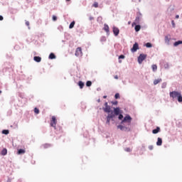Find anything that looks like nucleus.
<instances>
[{
    "label": "nucleus",
    "instance_id": "obj_37",
    "mask_svg": "<svg viewBox=\"0 0 182 182\" xmlns=\"http://www.w3.org/2000/svg\"><path fill=\"white\" fill-rule=\"evenodd\" d=\"M171 25L173 28H176V23L174 22V20L171 21Z\"/></svg>",
    "mask_w": 182,
    "mask_h": 182
},
{
    "label": "nucleus",
    "instance_id": "obj_40",
    "mask_svg": "<svg viewBox=\"0 0 182 182\" xmlns=\"http://www.w3.org/2000/svg\"><path fill=\"white\" fill-rule=\"evenodd\" d=\"M165 41L166 42H170V38H168V36H165Z\"/></svg>",
    "mask_w": 182,
    "mask_h": 182
},
{
    "label": "nucleus",
    "instance_id": "obj_27",
    "mask_svg": "<svg viewBox=\"0 0 182 182\" xmlns=\"http://www.w3.org/2000/svg\"><path fill=\"white\" fill-rule=\"evenodd\" d=\"M151 68H152L153 72H156V70H157V65L154 64L151 65Z\"/></svg>",
    "mask_w": 182,
    "mask_h": 182
},
{
    "label": "nucleus",
    "instance_id": "obj_53",
    "mask_svg": "<svg viewBox=\"0 0 182 182\" xmlns=\"http://www.w3.org/2000/svg\"><path fill=\"white\" fill-rule=\"evenodd\" d=\"M119 63H122V60L119 59Z\"/></svg>",
    "mask_w": 182,
    "mask_h": 182
},
{
    "label": "nucleus",
    "instance_id": "obj_44",
    "mask_svg": "<svg viewBox=\"0 0 182 182\" xmlns=\"http://www.w3.org/2000/svg\"><path fill=\"white\" fill-rule=\"evenodd\" d=\"M105 107H107V106H109V104L107 103V102H105L104 104Z\"/></svg>",
    "mask_w": 182,
    "mask_h": 182
},
{
    "label": "nucleus",
    "instance_id": "obj_24",
    "mask_svg": "<svg viewBox=\"0 0 182 182\" xmlns=\"http://www.w3.org/2000/svg\"><path fill=\"white\" fill-rule=\"evenodd\" d=\"M1 133H2V134H5L6 136L9 133V129H3L1 131Z\"/></svg>",
    "mask_w": 182,
    "mask_h": 182
},
{
    "label": "nucleus",
    "instance_id": "obj_26",
    "mask_svg": "<svg viewBox=\"0 0 182 182\" xmlns=\"http://www.w3.org/2000/svg\"><path fill=\"white\" fill-rule=\"evenodd\" d=\"M144 46H146V48H153V44H151V43H146Z\"/></svg>",
    "mask_w": 182,
    "mask_h": 182
},
{
    "label": "nucleus",
    "instance_id": "obj_51",
    "mask_svg": "<svg viewBox=\"0 0 182 182\" xmlns=\"http://www.w3.org/2000/svg\"><path fill=\"white\" fill-rule=\"evenodd\" d=\"M114 79H119V76L115 75V76H114Z\"/></svg>",
    "mask_w": 182,
    "mask_h": 182
},
{
    "label": "nucleus",
    "instance_id": "obj_49",
    "mask_svg": "<svg viewBox=\"0 0 182 182\" xmlns=\"http://www.w3.org/2000/svg\"><path fill=\"white\" fill-rule=\"evenodd\" d=\"M26 26H29V21H26Z\"/></svg>",
    "mask_w": 182,
    "mask_h": 182
},
{
    "label": "nucleus",
    "instance_id": "obj_46",
    "mask_svg": "<svg viewBox=\"0 0 182 182\" xmlns=\"http://www.w3.org/2000/svg\"><path fill=\"white\" fill-rule=\"evenodd\" d=\"M0 21H4V16L0 15Z\"/></svg>",
    "mask_w": 182,
    "mask_h": 182
},
{
    "label": "nucleus",
    "instance_id": "obj_34",
    "mask_svg": "<svg viewBox=\"0 0 182 182\" xmlns=\"http://www.w3.org/2000/svg\"><path fill=\"white\" fill-rule=\"evenodd\" d=\"M92 6H94V8H98V7H99V3L95 2V3L92 4Z\"/></svg>",
    "mask_w": 182,
    "mask_h": 182
},
{
    "label": "nucleus",
    "instance_id": "obj_42",
    "mask_svg": "<svg viewBox=\"0 0 182 182\" xmlns=\"http://www.w3.org/2000/svg\"><path fill=\"white\" fill-rule=\"evenodd\" d=\"M148 149L149 150H153V149H154V146H153V145H150V146H149Z\"/></svg>",
    "mask_w": 182,
    "mask_h": 182
},
{
    "label": "nucleus",
    "instance_id": "obj_21",
    "mask_svg": "<svg viewBox=\"0 0 182 182\" xmlns=\"http://www.w3.org/2000/svg\"><path fill=\"white\" fill-rule=\"evenodd\" d=\"M75 21H73L69 25V29H73L75 28Z\"/></svg>",
    "mask_w": 182,
    "mask_h": 182
},
{
    "label": "nucleus",
    "instance_id": "obj_36",
    "mask_svg": "<svg viewBox=\"0 0 182 182\" xmlns=\"http://www.w3.org/2000/svg\"><path fill=\"white\" fill-rule=\"evenodd\" d=\"M43 147H44V149H48V148L50 147V144H45L43 145Z\"/></svg>",
    "mask_w": 182,
    "mask_h": 182
},
{
    "label": "nucleus",
    "instance_id": "obj_31",
    "mask_svg": "<svg viewBox=\"0 0 182 182\" xmlns=\"http://www.w3.org/2000/svg\"><path fill=\"white\" fill-rule=\"evenodd\" d=\"M167 87V82H163L161 85L162 89H166Z\"/></svg>",
    "mask_w": 182,
    "mask_h": 182
},
{
    "label": "nucleus",
    "instance_id": "obj_14",
    "mask_svg": "<svg viewBox=\"0 0 182 182\" xmlns=\"http://www.w3.org/2000/svg\"><path fill=\"white\" fill-rule=\"evenodd\" d=\"M135 32H140L141 29V26L140 24H134Z\"/></svg>",
    "mask_w": 182,
    "mask_h": 182
},
{
    "label": "nucleus",
    "instance_id": "obj_20",
    "mask_svg": "<svg viewBox=\"0 0 182 182\" xmlns=\"http://www.w3.org/2000/svg\"><path fill=\"white\" fill-rule=\"evenodd\" d=\"M25 149H19L17 151V154H25Z\"/></svg>",
    "mask_w": 182,
    "mask_h": 182
},
{
    "label": "nucleus",
    "instance_id": "obj_48",
    "mask_svg": "<svg viewBox=\"0 0 182 182\" xmlns=\"http://www.w3.org/2000/svg\"><path fill=\"white\" fill-rule=\"evenodd\" d=\"M93 19H94V18H93V17L90 16V18H89V20H90V21H93Z\"/></svg>",
    "mask_w": 182,
    "mask_h": 182
},
{
    "label": "nucleus",
    "instance_id": "obj_50",
    "mask_svg": "<svg viewBox=\"0 0 182 182\" xmlns=\"http://www.w3.org/2000/svg\"><path fill=\"white\" fill-rule=\"evenodd\" d=\"M102 97L103 99H107V95H104Z\"/></svg>",
    "mask_w": 182,
    "mask_h": 182
},
{
    "label": "nucleus",
    "instance_id": "obj_15",
    "mask_svg": "<svg viewBox=\"0 0 182 182\" xmlns=\"http://www.w3.org/2000/svg\"><path fill=\"white\" fill-rule=\"evenodd\" d=\"M48 59L53 60V59H56V55L53 53H50V55H48Z\"/></svg>",
    "mask_w": 182,
    "mask_h": 182
},
{
    "label": "nucleus",
    "instance_id": "obj_57",
    "mask_svg": "<svg viewBox=\"0 0 182 182\" xmlns=\"http://www.w3.org/2000/svg\"><path fill=\"white\" fill-rule=\"evenodd\" d=\"M62 42H63V43H64V42H65V41H64V40H63V41H62Z\"/></svg>",
    "mask_w": 182,
    "mask_h": 182
},
{
    "label": "nucleus",
    "instance_id": "obj_47",
    "mask_svg": "<svg viewBox=\"0 0 182 182\" xmlns=\"http://www.w3.org/2000/svg\"><path fill=\"white\" fill-rule=\"evenodd\" d=\"M176 19H178V18H180V16L178 14L176 15L175 16Z\"/></svg>",
    "mask_w": 182,
    "mask_h": 182
},
{
    "label": "nucleus",
    "instance_id": "obj_17",
    "mask_svg": "<svg viewBox=\"0 0 182 182\" xmlns=\"http://www.w3.org/2000/svg\"><path fill=\"white\" fill-rule=\"evenodd\" d=\"M1 156H6L8 154V149L6 148H4L1 151Z\"/></svg>",
    "mask_w": 182,
    "mask_h": 182
},
{
    "label": "nucleus",
    "instance_id": "obj_18",
    "mask_svg": "<svg viewBox=\"0 0 182 182\" xmlns=\"http://www.w3.org/2000/svg\"><path fill=\"white\" fill-rule=\"evenodd\" d=\"M178 45H182V41L181 40H178V41H175L173 43V46H175V47L178 46Z\"/></svg>",
    "mask_w": 182,
    "mask_h": 182
},
{
    "label": "nucleus",
    "instance_id": "obj_52",
    "mask_svg": "<svg viewBox=\"0 0 182 182\" xmlns=\"http://www.w3.org/2000/svg\"><path fill=\"white\" fill-rule=\"evenodd\" d=\"M98 103H100V98L97 100Z\"/></svg>",
    "mask_w": 182,
    "mask_h": 182
},
{
    "label": "nucleus",
    "instance_id": "obj_12",
    "mask_svg": "<svg viewBox=\"0 0 182 182\" xmlns=\"http://www.w3.org/2000/svg\"><path fill=\"white\" fill-rule=\"evenodd\" d=\"M161 132V129H160V127H156L155 129L152 130L153 134H158V133H160Z\"/></svg>",
    "mask_w": 182,
    "mask_h": 182
},
{
    "label": "nucleus",
    "instance_id": "obj_58",
    "mask_svg": "<svg viewBox=\"0 0 182 182\" xmlns=\"http://www.w3.org/2000/svg\"><path fill=\"white\" fill-rule=\"evenodd\" d=\"M21 180H18V182H21Z\"/></svg>",
    "mask_w": 182,
    "mask_h": 182
},
{
    "label": "nucleus",
    "instance_id": "obj_7",
    "mask_svg": "<svg viewBox=\"0 0 182 182\" xmlns=\"http://www.w3.org/2000/svg\"><path fill=\"white\" fill-rule=\"evenodd\" d=\"M137 16L136 17L134 22L132 23V26H134L136 24L140 23V18H141V13H136Z\"/></svg>",
    "mask_w": 182,
    "mask_h": 182
},
{
    "label": "nucleus",
    "instance_id": "obj_10",
    "mask_svg": "<svg viewBox=\"0 0 182 182\" xmlns=\"http://www.w3.org/2000/svg\"><path fill=\"white\" fill-rule=\"evenodd\" d=\"M75 55V56H80V55H82V48H77Z\"/></svg>",
    "mask_w": 182,
    "mask_h": 182
},
{
    "label": "nucleus",
    "instance_id": "obj_16",
    "mask_svg": "<svg viewBox=\"0 0 182 182\" xmlns=\"http://www.w3.org/2000/svg\"><path fill=\"white\" fill-rule=\"evenodd\" d=\"M161 144H163V139H161V137H158L156 146H161Z\"/></svg>",
    "mask_w": 182,
    "mask_h": 182
},
{
    "label": "nucleus",
    "instance_id": "obj_13",
    "mask_svg": "<svg viewBox=\"0 0 182 182\" xmlns=\"http://www.w3.org/2000/svg\"><path fill=\"white\" fill-rule=\"evenodd\" d=\"M104 31L107 33V35H109L110 29L109 28V25L105 23L104 24Z\"/></svg>",
    "mask_w": 182,
    "mask_h": 182
},
{
    "label": "nucleus",
    "instance_id": "obj_45",
    "mask_svg": "<svg viewBox=\"0 0 182 182\" xmlns=\"http://www.w3.org/2000/svg\"><path fill=\"white\" fill-rule=\"evenodd\" d=\"M6 182H12V179L11 178H8Z\"/></svg>",
    "mask_w": 182,
    "mask_h": 182
},
{
    "label": "nucleus",
    "instance_id": "obj_29",
    "mask_svg": "<svg viewBox=\"0 0 182 182\" xmlns=\"http://www.w3.org/2000/svg\"><path fill=\"white\" fill-rule=\"evenodd\" d=\"M114 99H120V94L119 92L115 93L114 95Z\"/></svg>",
    "mask_w": 182,
    "mask_h": 182
},
{
    "label": "nucleus",
    "instance_id": "obj_3",
    "mask_svg": "<svg viewBox=\"0 0 182 182\" xmlns=\"http://www.w3.org/2000/svg\"><path fill=\"white\" fill-rule=\"evenodd\" d=\"M58 123V120L56 119V117L53 116L50 120V126L51 127H54L55 130H59V132H62V127H56V124Z\"/></svg>",
    "mask_w": 182,
    "mask_h": 182
},
{
    "label": "nucleus",
    "instance_id": "obj_54",
    "mask_svg": "<svg viewBox=\"0 0 182 182\" xmlns=\"http://www.w3.org/2000/svg\"><path fill=\"white\" fill-rule=\"evenodd\" d=\"M66 2H70V0H65Z\"/></svg>",
    "mask_w": 182,
    "mask_h": 182
},
{
    "label": "nucleus",
    "instance_id": "obj_55",
    "mask_svg": "<svg viewBox=\"0 0 182 182\" xmlns=\"http://www.w3.org/2000/svg\"><path fill=\"white\" fill-rule=\"evenodd\" d=\"M97 91L100 90V88H97Z\"/></svg>",
    "mask_w": 182,
    "mask_h": 182
},
{
    "label": "nucleus",
    "instance_id": "obj_43",
    "mask_svg": "<svg viewBox=\"0 0 182 182\" xmlns=\"http://www.w3.org/2000/svg\"><path fill=\"white\" fill-rule=\"evenodd\" d=\"M18 96H19V97H21V99H23V94H22V93H19L18 94Z\"/></svg>",
    "mask_w": 182,
    "mask_h": 182
},
{
    "label": "nucleus",
    "instance_id": "obj_28",
    "mask_svg": "<svg viewBox=\"0 0 182 182\" xmlns=\"http://www.w3.org/2000/svg\"><path fill=\"white\" fill-rule=\"evenodd\" d=\"M85 85L87 87H90V86H92V81L90 80L87 81Z\"/></svg>",
    "mask_w": 182,
    "mask_h": 182
},
{
    "label": "nucleus",
    "instance_id": "obj_35",
    "mask_svg": "<svg viewBox=\"0 0 182 182\" xmlns=\"http://www.w3.org/2000/svg\"><path fill=\"white\" fill-rule=\"evenodd\" d=\"M126 58V56L123 54H121L120 55H119L118 59H124Z\"/></svg>",
    "mask_w": 182,
    "mask_h": 182
},
{
    "label": "nucleus",
    "instance_id": "obj_23",
    "mask_svg": "<svg viewBox=\"0 0 182 182\" xmlns=\"http://www.w3.org/2000/svg\"><path fill=\"white\" fill-rule=\"evenodd\" d=\"M161 78L157 79V80H154V85H159V83H160V82H161Z\"/></svg>",
    "mask_w": 182,
    "mask_h": 182
},
{
    "label": "nucleus",
    "instance_id": "obj_39",
    "mask_svg": "<svg viewBox=\"0 0 182 182\" xmlns=\"http://www.w3.org/2000/svg\"><path fill=\"white\" fill-rule=\"evenodd\" d=\"M127 153H130L132 151V149L130 148H125L124 149Z\"/></svg>",
    "mask_w": 182,
    "mask_h": 182
},
{
    "label": "nucleus",
    "instance_id": "obj_30",
    "mask_svg": "<svg viewBox=\"0 0 182 182\" xmlns=\"http://www.w3.org/2000/svg\"><path fill=\"white\" fill-rule=\"evenodd\" d=\"M111 103H112V105H113L114 106H117V105H119V102H118L117 100L112 101Z\"/></svg>",
    "mask_w": 182,
    "mask_h": 182
},
{
    "label": "nucleus",
    "instance_id": "obj_33",
    "mask_svg": "<svg viewBox=\"0 0 182 182\" xmlns=\"http://www.w3.org/2000/svg\"><path fill=\"white\" fill-rule=\"evenodd\" d=\"M52 20H53L54 22H56V21H58V16L53 15V17H52Z\"/></svg>",
    "mask_w": 182,
    "mask_h": 182
},
{
    "label": "nucleus",
    "instance_id": "obj_8",
    "mask_svg": "<svg viewBox=\"0 0 182 182\" xmlns=\"http://www.w3.org/2000/svg\"><path fill=\"white\" fill-rule=\"evenodd\" d=\"M181 93V92L178 91H172L169 92V95L170 97H172V99H177Z\"/></svg>",
    "mask_w": 182,
    "mask_h": 182
},
{
    "label": "nucleus",
    "instance_id": "obj_32",
    "mask_svg": "<svg viewBox=\"0 0 182 182\" xmlns=\"http://www.w3.org/2000/svg\"><path fill=\"white\" fill-rule=\"evenodd\" d=\"M34 113L36 114H39V109H38V107L34 108Z\"/></svg>",
    "mask_w": 182,
    "mask_h": 182
},
{
    "label": "nucleus",
    "instance_id": "obj_1",
    "mask_svg": "<svg viewBox=\"0 0 182 182\" xmlns=\"http://www.w3.org/2000/svg\"><path fill=\"white\" fill-rule=\"evenodd\" d=\"M121 120L119 125L117 126V129H119L121 132H132V128H130V124H132V121L133 118L130 116V114H127Z\"/></svg>",
    "mask_w": 182,
    "mask_h": 182
},
{
    "label": "nucleus",
    "instance_id": "obj_25",
    "mask_svg": "<svg viewBox=\"0 0 182 182\" xmlns=\"http://www.w3.org/2000/svg\"><path fill=\"white\" fill-rule=\"evenodd\" d=\"M102 21H103V18L102 16L97 17V22H98V23H102Z\"/></svg>",
    "mask_w": 182,
    "mask_h": 182
},
{
    "label": "nucleus",
    "instance_id": "obj_19",
    "mask_svg": "<svg viewBox=\"0 0 182 182\" xmlns=\"http://www.w3.org/2000/svg\"><path fill=\"white\" fill-rule=\"evenodd\" d=\"M77 85H78L80 89L85 87V82H83L82 81H79Z\"/></svg>",
    "mask_w": 182,
    "mask_h": 182
},
{
    "label": "nucleus",
    "instance_id": "obj_9",
    "mask_svg": "<svg viewBox=\"0 0 182 182\" xmlns=\"http://www.w3.org/2000/svg\"><path fill=\"white\" fill-rule=\"evenodd\" d=\"M112 32L114 36H119V33H120V30L119 29V28L116 27L115 26H113Z\"/></svg>",
    "mask_w": 182,
    "mask_h": 182
},
{
    "label": "nucleus",
    "instance_id": "obj_38",
    "mask_svg": "<svg viewBox=\"0 0 182 182\" xmlns=\"http://www.w3.org/2000/svg\"><path fill=\"white\" fill-rule=\"evenodd\" d=\"M164 66L166 69H168L169 68L168 63H165Z\"/></svg>",
    "mask_w": 182,
    "mask_h": 182
},
{
    "label": "nucleus",
    "instance_id": "obj_11",
    "mask_svg": "<svg viewBox=\"0 0 182 182\" xmlns=\"http://www.w3.org/2000/svg\"><path fill=\"white\" fill-rule=\"evenodd\" d=\"M33 61L36 62L37 63H41L42 62V58L41 56H34Z\"/></svg>",
    "mask_w": 182,
    "mask_h": 182
},
{
    "label": "nucleus",
    "instance_id": "obj_5",
    "mask_svg": "<svg viewBox=\"0 0 182 182\" xmlns=\"http://www.w3.org/2000/svg\"><path fill=\"white\" fill-rule=\"evenodd\" d=\"M103 110L105 113H107V114H110L113 112V109H112V107L110 105H108L107 107H103L102 108H100V110Z\"/></svg>",
    "mask_w": 182,
    "mask_h": 182
},
{
    "label": "nucleus",
    "instance_id": "obj_2",
    "mask_svg": "<svg viewBox=\"0 0 182 182\" xmlns=\"http://www.w3.org/2000/svg\"><path fill=\"white\" fill-rule=\"evenodd\" d=\"M116 116L118 117V119L122 120L123 119V111L120 109L119 107H113V112L108 114L106 117V124L110 125V122H114Z\"/></svg>",
    "mask_w": 182,
    "mask_h": 182
},
{
    "label": "nucleus",
    "instance_id": "obj_4",
    "mask_svg": "<svg viewBox=\"0 0 182 182\" xmlns=\"http://www.w3.org/2000/svg\"><path fill=\"white\" fill-rule=\"evenodd\" d=\"M146 59H147V54L141 53L137 58V62L139 65H141Z\"/></svg>",
    "mask_w": 182,
    "mask_h": 182
},
{
    "label": "nucleus",
    "instance_id": "obj_22",
    "mask_svg": "<svg viewBox=\"0 0 182 182\" xmlns=\"http://www.w3.org/2000/svg\"><path fill=\"white\" fill-rule=\"evenodd\" d=\"M176 99H177L178 103H182V95H181V93L178 95V96Z\"/></svg>",
    "mask_w": 182,
    "mask_h": 182
},
{
    "label": "nucleus",
    "instance_id": "obj_56",
    "mask_svg": "<svg viewBox=\"0 0 182 182\" xmlns=\"http://www.w3.org/2000/svg\"><path fill=\"white\" fill-rule=\"evenodd\" d=\"M1 93H2V90H0V95H1Z\"/></svg>",
    "mask_w": 182,
    "mask_h": 182
},
{
    "label": "nucleus",
    "instance_id": "obj_41",
    "mask_svg": "<svg viewBox=\"0 0 182 182\" xmlns=\"http://www.w3.org/2000/svg\"><path fill=\"white\" fill-rule=\"evenodd\" d=\"M9 68H6L3 69V73H5V72H6L7 70H9Z\"/></svg>",
    "mask_w": 182,
    "mask_h": 182
},
{
    "label": "nucleus",
    "instance_id": "obj_6",
    "mask_svg": "<svg viewBox=\"0 0 182 182\" xmlns=\"http://www.w3.org/2000/svg\"><path fill=\"white\" fill-rule=\"evenodd\" d=\"M139 49H140V47L139 46V43L135 42L133 44L132 48H131V52L132 53H136V52H137V50H139Z\"/></svg>",
    "mask_w": 182,
    "mask_h": 182
}]
</instances>
